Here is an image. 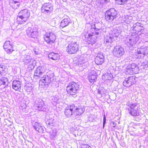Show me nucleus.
I'll return each mask as SVG.
<instances>
[{
  "label": "nucleus",
  "mask_w": 148,
  "mask_h": 148,
  "mask_svg": "<svg viewBox=\"0 0 148 148\" xmlns=\"http://www.w3.org/2000/svg\"><path fill=\"white\" fill-rule=\"evenodd\" d=\"M64 2H66L67 1V0H62Z\"/></svg>",
  "instance_id": "36"
},
{
  "label": "nucleus",
  "mask_w": 148,
  "mask_h": 148,
  "mask_svg": "<svg viewBox=\"0 0 148 148\" xmlns=\"http://www.w3.org/2000/svg\"><path fill=\"white\" fill-rule=\"evenodd\" d=\"M97 31L96 29H94L92 30V33L88 34V37L87 38V42L88 44L92 45L95 43V40L97 38L96 35H97L99 34V33Z\"/></svg>",
  "instance_id": "8"
},
{
  "label": "nucleus",
  "mask_w": 148,
  "mask_h": 148,
  "mask_svg": "<svg viewBox=\"0 0 148 148\" xmlns=\"http://www.w3.org/2000/svg\"><path fill=\"white\" fill-rule=\"evenodd\" d=\"M106 117H105V115H104L103 116V125H104L106 123Z\"/></svg>",
  "instance_id": "33"
},
{
  "label": "nucleus",
  "mask_w": 148,
  "mask_h": 148,
  "mask_svg": "<svg viewBox=\"0 0 148 148\" xmlns=\"http://www.w3.org/2000/svg\"><path fill=\"white\" fill-rule=\"evenodd\" d=\"M7 73V69L5 68L0 66V75L5 76Z\"/></svg>",
  "instance_id": "25"
},
{
  "label": "nucleus",
  "mask_w": 148,
  "mask_h": 148,
  "mask_svg": "<svg viewBox=\"0 0 148 148\" xmlns=\"http://www.w3.org/2000/svg\"><path fill=\"white\" fill-rule=\"evenodd\" d=\"M27 33L29 36L34 38H36L38 35V32L31 27L28 28L27 30Z\"/></svg>",
  "instance_id": "15"
},
{
  "label": "nucleus",
  "mask_w": 148,
  "mask_h": 148,
  "mask_svg": "<svg viewBox=\"0 0 148 148\" xmlns=\"http://www.w3.org/2000/svg\"><path fill=\"white\" fill-rule=\"evenodd\" d=\"M51 81V78L47 75H44L40 81V82H42L43 83L42 85H48Z\"/></svg>",
  "instance_id": "16"
},
{
  "label": "nucleus",
  "mask_w": 148,
  "mask_h": 148,
  "mask_svg": "<svg viewBox=\"0 0 148 148\" xmlns=\"http://www.w3.org/2000/svg\"><path fill=\"white\" fill-rule=\"evenodd\" d=\"M46 69V68L43 66H40L38 67L34 72V78L36 79L40 78L45 72Z\"/></svg>",
  "instance_id": "9"
},
{
  "label": "nucleus",
  "mask_w": 148,
  "mask_h": 148,
  "mask_svg": "<svg viewBox=\"0 0 148 148\" xmlns=\"http://www.w3.org/2000/svg\"><path fill=\"white\" fill-rule=\"evenodd\" d=\"M133 34L134 35L137 34L142 30V27L138 25H136L133 28Z\"/></svg>",
  "instance_id": "23"
},
{
  "label": "nucleus",
  "mask_w": 148,
  "mask_h": 148,
  "mask_svg": "<svg viewBox=\"0 0 148 148\" xmlns=\"http://www.w3.org/2000/svg\"><path fill=\"white\" fill-rule=\"evenodd\" d=\"M88 78L89 81L91 83L93 84L94 82H96L97 79V75L91 74L88 75Z\"/></svg>",
  "instance_id": "22"
},
{
  "label": "nucleus",
  "mask_w": 148,
  "mask_h": 148,
  "mask_svg": "<svg viewBox=\"0 0 148 148\" xmlns=\"http://www.w3.org/2000/svg\"><path fill=\"white\" fill-rule=\"evenodd\" d=\"M44 102L42 100H39L36 104V106L38 108H42L44 105Z\"/></svg>",
  "instance_id": "27"
},
{
  "label": "nucleus",
  "mask_w": 148,
  "mask_h": 148,
  "mask_svg": "<svg viewBox=\"0 0 148 148\" xmlns=\"http://www.w3.org/2000/svg\"><path fill=\"white\" fill-rule=\"evenodd\" d=\"M48 57L49 58L52 60H57L59 59L60 56L58 53H55L52 52L48 54Z\"/></svg>",
  "instance_id": "20"
},
{
  "label": "nucleus",
  "mask_w": 148,
  "mask_h": 148,
  "mask_svg": "<svg viewBox=\"0 0 148 148\" xmlns=\"http://www.w3.org/2000/svg\"><path fill=\"white\" fill-rule=\"evenodd\" d=\"M119 5H123L127 3L128 0H115Z\"/></svg>",
  "instance_id": "26"
},
{
  "label": "nucleus",
  "mask_w": 148,
  "mask_h": 148,
  "mask_svg": "<svg viewBox=\"0 0 148 148\" xmlns=\"http://www.w3.org/2000/svg\"><path fill=\"white\" fill-rule=\"evenodd\" d=\"M136 77L135 76L128 77L123 82V85L126 87H129L134 84L136 82Z\"/></svg>",
  "instance_id": "11"
},
{
  "label": "nucleus",
  "mask_w": 148,
  "mask_h": 148,
  "mask_svg": "<svg viewBox=\"0 0 148 148\" xmlns=\"http://www.w3.org/2000/svg\"><path fill=\"white\" fill-rule=\"evenodd\" d=\"M21 82L18 80H14L12 83V88L15 90H19L21 88Z\"/></svg>",
  "instance_id": "17"
},
{
  "label": "nucleus",
  "mask_w": 148,
  "mask_h": 148,
  "mask_svg": "<svg viewBox=\"0 0 148 148\" xmlns=\"http://www.w3.org/2000/svg\"><path fill=\"white\" fill-rule=\"evenodd\" d=\"M21 0H11L10 2H13L14 3H21Z\"/></svg>",
  "instance_id": "31"
},
{
  "label": "nucleus",
  "mask_w": 148,
  "mask_h": 148,
  "mask_svg": "<svg viewBox=\"0 0 148 148\" xmlns=\"http://www.w3.org/2000/svg\"><path fill=\"white\" fill-rule=\"evenodd\" d=\"M3 47L5 50L8 53H11L14 51L13 47L9 41H6L4 44Z\"/></svg>",
  "instance_id": "14"
},
{
  "label": "nucleus",
  "mask_w": 148,
  "mask_h": 148,
  "mask_svg": "<svg viewBox=\"0 0 148 148\" xmlns=\"http://www.w3.org/2000/svg\"><path fill=\"white\" fill-rule=\"evenodd\" d=\"M84 111V109L82 106L77 107L73 104L68 106L65 109L64 114L67 117H70L73 114L76 116L80 115Z\"/></svg>",
  "instance_id": "1"
},
{
  "label": "nucleus",
  "mask_w": 148,
  "mask_h": 148,
  "mask_svg": "<svg viewBox=\"0 0 148 148\" xmlns=\"http://www.w3.org/2000/svg\"><path fill=\"white\" fill-rule=\"evenodd\" d=\"M34 66L32 64H30L28 66V68H30L31 70L34 69Z\"/></svg>",
  "instance_id": "32"
},
{
  "label": "nucleus",
  "mask_w": 148,
  "mask_h": 148,
  "mask_svg": "<svg viewBox=\"0 0 148 148\" xmlns=\"http://www.w3.org/2000/svg\"><path fill=\"white\" fill-rule=\"evenodd\" d=\"M143 54H144V55H145V53H143Z\"/></svg>",
  "instance_id": "37"
},
{
  "label": "nucleus",
  "mask_w": 148,
  "mask_h": 148,
  "mask_svg": "<svg viewBox=\"0 0 148 148\" xmlns=\"http://www.w3.org/2000/svg\"><path fill=\"white\" fill-rule=\"evenodd\" d=\"M5 84V82L4 79L2 80V79H0V88L4 87Z\"/></svg>",
  "instance_id": "28"
},
{
  "label": "nucleus",
  "mask_w": 148,
  "mask_h": 148,
  "mask_svg": "<svg viewBox=\"0 0 148 148\" xmlns=\"http://www.w3.org/2000/svg\"><path fill=\"white\" fill-rule=\"evenodd\" d=\"M104 56L102 53H98L95 59V63L98 65H101L104 62Z\"/></svg>",
  "instance_id": "13"
},
{
  "label": "nucleus",
  "mask_w": 148,
  "mask_h": 148,
  "mask_svg": "<svg viewBox=\"0 0 148 148\" xmlns=\"http://www.w3.org/2000/svg\"><path fill=\"white\" fill-rule=\"evenodd\" d=\"M139 71L138 65L135 63H132L128 65L124 70V73L126 75H133L137 73Z\"/></svg>",
  "instance_id": "5"
},
{
  "label": "nucleus",
  "mask_w": 148,
  "mask_h": 148,
  "mask_svg": "<svg viewBox=\"0 0 148 148\" xmlns=\"http://www.w3.org/2000/svg\"><path fill=\"white\" fill-rule=\"evenodd\" d=\"M118 12L114 8L106 11L105 14V19L108 21H112L117 17Z\"/></svg>",
  "instance_id": "6"
},
{
  "label": "nucleus",
  "mask_w": 148,
  "mask_h": 148,
  "mask_svg": "<svg viewBox=\"0 0 148 148\" xmlns=\"http://www.w3.org/2000/svg\"><path fill=\"white\" fill-rule=\"evenodd\" d=\"M80 148H92V147L89 145L84 144L81 145Z\"/></svg>",
  "instance_id": "29"
},
{
  "label": "nucleus",
  "mask_w": 148,
  "mask_h": 148,
  "mask_svg": "<svg viewBox=\"0 0 148 148\" xmlns=\"http://www.w3.org/2000/svg\"><path fill=\"white\" fill-rule=\"evenodd\" d=\"M136 103L131 104H129L128 106L129 107L128 110L130 114L133 116H137L139 115V112L138 109H135L136 106Z\"/></svg>",
  "instance_id": "10"
},
{
  "label": "nucleus",
  "mask_w": 148,
  "mask_h": 148,
  "mask_svg": "<svg viewBox=\"0 0 148 148\" xmlns=\"http://www.w3.org/2000/svg\"><path fill=\"white\" fill-rule=\"evenodd\" d=\"M80 89V85L77 82L74 81L68 84L66 87V90L70 95L73 96L76 95Z\"/></svg>",
  "instance_id": "2"
},
{
  "label": "nucleus",
  "mask_w": 148,
  "mask_h": 148,
  "mask_svg": "<svg viewBox=\"0 0 148 148\" xmlns=\"http://www.w3.org/2000/svg\"><path fill=\"white\" fill-rule=\"evenodd\" d=\"M53 7L49 3H45L42 7L41 12L45 14H49L53 12Z\"/></svg>",
  "instance_id": "12"
},
{
  "label": "nucleus",
  "mask_w": 148,
  "mask_h": 148,
  "mask_svg": "<svg viewBox=\"0 0 148 148\" xmlns=\"http://www.w3.org/2000/svg\"><path fill=\"white\" fill-rule=\"evenodd\" d=\"M43 38L47 43L51 45L55 43L56 36L52 32H47L44 35Z\"/></svg>",
  "instance_id": "4"
},
{
  "label": "nucleus",
  "mask_w": 148,
  "mask_h": 148,
  "mask_svg": "<svg viewBox=\"0 0 148 148\" xmlns=\"http://www.w3.org/2000/svg\"><path fill=\"white\" fill-rule=\"evenodd\" d=\"M70 20L69 17H67L63 19L60 23V27L62 28L67 26L70 23Z\"/></svg>",
  "instance_id": "18"
},
{
  "label": "nucleus",
  "mask_w": 148,
  "mask_h": 148,
  "mask_svg": "<svg viewBox=\"0 0 148 148\" xmlns=\"http://www.w3.org/2000/svg\"><path fill=\"white\" fill-rule=\"evenodd\" d=\"M105 2H108L110 0H103Z\"/></svg>",
  "instance_id": "35"
},
{
  "label": "nucleus",
  "mask_w": 148,
  "mask_h": 148,
  "mask_svg": "<svg viewBox=\"0 0 148 148\" xmlns=\"http://www.w3.org/2000/svg\"><path fill=\"white\" fill-rule=\"evenodd\" d=\"M137 53L138 54H142V52L140 50L138 51L137 52Z\"/></svg>",
  "instance_id": "34"
},
{
  "label": "nucleus",
  "mask_w": 148,
  "mask_h": 148,
  "mask_svg": "<svg viewBox=\"0 0 148 148\" xmlns=\"http://www.w3.org/2000/svg\"><path fill=\"white\" fill-rule=\"evenodd\" d=\"M34 127L35 130L40 133H42L44 132V130L42 126L38 122H36L34 125Z\"/></svg>",
  "instance_id": "21"
},
{
  "label": "nucleus",
  "mask_w": 148,
  "mask_h": 148,
  "mask_svg": "<svg viewBox=\"0 0 148 148\" xmlns=\"http://www.w3.org/2000/svg\"><path fill=\"white\" fill-rule=\"evenodd\" d=\"M30 16L29 11L26 9L20 11L17 16L16 22L18 24H21L26 22Z\"/></svg>",
  "instance_id": "3"
},
{
  "label": "nucleus",
  "mask_w": 148,
  "mask_h": 148,
  "mask_svg": "<svg viewBox=\"0 0 148 148\" xmlns=\"http://www.w3.org/2000/svg\"><path fill=\"white\" fill-rule=\"evenodd\" d=\"M79 50V45L76 42H71L66 48V51L70 54H75Z\"/></svg>",
  "instance_id": "7"
},
{
  "label": "nucleus",
  "mask_w": 148,
  "mask_h": 148,
  "mask_svg": "<svg viewBox=\"0 0 148 148\" xmlns=\"http://www.w3.org/2000/svg\"><path fill=\"white\" fill-rule=\"evenodd\" d=\"M14 3L13 2H10L9 4L11 7L14 9H17L21 5V3Z\"/></svg>",
  "instance_id": "24"
},
{
  "label": "nucleus",
  "mask_w": 148,
  "mask_h": 148,
  "mask_svg": "<svg viewBox=\"0 0 148 148\" xmlns=\"http://www.w3.org/2000/svg\"><path fill=\"white\" fill-rule=\"evenodd\" d=\"M124 53V49L121 47L116 48L114 51V54L117 57L121 56Z\"/></svg>",
  "instance_id": "19"
},
{
  "label": "nucleus",
  "mask_w": 148,
  "mask_h": 148,
  "mask_svg": "<svg viewBox=\"0 0 148 148\" xmlns=\"http://www.w3.org/2000/svg\"><path fill=\"white\" fill-rule=\"evenodd\" d=\"M48 124L49 125H51L53 123V120L51 119H49L47 121Z\"/></svg>",
  "instance_id": "30"
}]
</instances>
